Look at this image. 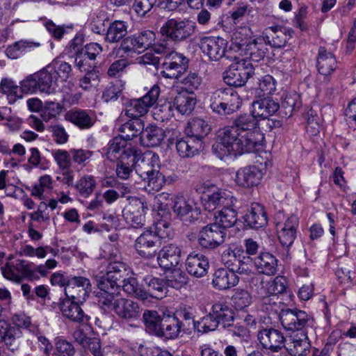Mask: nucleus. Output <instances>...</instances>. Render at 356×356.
Returning a JSON list of instances; mask_svg holds the SVG:
<instances>
[{"instance_id":"1","label":"nucleus","mask_w":356,"mask_h":356,"mask_svg":"<svg viewBox=\"0 0 356 356\" xmlns=\"http://www.w3.org/2000/svg\"><path fill=\"white\" fill-rule=\"evenodd\" d=\"M213 152L220 159L233 154L256 152L255 149L241 137L235 127L227 126L218 131L212 146Z\"/></svg>"},{"instance_id":"2","label":"nucleus","mask_w":356,"mask_h":356,"mask_svg":"<svg viewBox=\"0 0 356 356\" xmlns=\"http://www.w3.org/2000/svg\"><path fill=\"white\" fill-rule=\"evenodd\" d=\"M159 170L160 161L157 154L152 152L138 154L135 160V170L147 184L145 189L149 193L160 191L165 183V177Z\"/></svg>"},{"instance_id":"3","label":"nucleus","mask_w":356,"mask_h":356,"mask_svg":"<svg viewBox=\"0 0 356 356\" xmlns=\"http://www.w3.org/2000/svg\"><path fill=\"white\" fill-rule=\"evenodd\" d=\"M156 54H164L161 65V75L167 79H179L187 70L188 59L181 54L173 51V45L166 40H160L154 47Z\"/></svg>"},{"instance_id":"4","label":"nucleus","mask_w":356,"mask_h":356,"mask_svg":"<svg viewBox=\"0 0 356 356\" xmlns=\"http://www.w3.org/2000/svg\"><path fill=\"white\" fill-rule=\"evenodd\" d=\"M169 225L165 221H160L156 225V230L143 232L135 241L134 248L137 253L143 258L154 259L157 254L160 238L169 236Z\"/></svg>"},{"instance_id":"5","label":"nucleus","mask_w":356,"mask_h":356,"mask_svg":"<svg viewBox=\"0 0 356 356\" xmlns=\"http://www.w3.org/2000/svg\"><path fill=\"white\" fill-rule=\"evenodd\" d=\"M242 101L232 88H219L212 92L210 97L211 110L220 115H231L239 110Z\"/></svg>"},{"instance_id":"6","label":"nucleus","mask_w":356,"mask_h":356,"mask_svg":"<svg viewBox=\"0 0 356 356\" xmlns=\"http://www.w3.org/2000/svg\"><path fill=\"white\" fill-rule=\"evenodd\" d=\"M256 118L253 113L240 115L234 120L232 126L235 127L241 137L257 152L262 147L264 137L258 127Z\"/></svg>"},{"instance_id":"7","label":"nucleus","mask_w":356,"mask_h":356,"mask_svg":"<svg viewBox=\"0 0 356 356\" xmlns=\"http://www.w3.org/2000/svg\"><path fill=\"white\" fill-rule=\"evenodd\" d=\"M250 32L249 28H244L240 31H236L234 33L235 43L241 50L245 51V55L248 56L251 60L259 62L264 59L266 54L268 51L267 44L263 38L249 40L247 36Z\"/></svg>"},{"instance_id":"8","label":"nucleus","mask_w":356,"mask_h":356,"mask_svg":"<svg viewBox=\"0 0 356 356\" xmlns=\"http://www.w3.org/2000/svg\"><path fill=\"white\" fill-rule=\"evenodd\" d=\"M195 25L189 20L170 19L161 28L162 36L172 44V42H179L191 37L194 33Z\"/></svg>"},{"instance_id":"9","label":"nucleus","mask_w":356,"mask_h":356,"mask_svg":"<svg viewBox=\"0 0 356 356\" xmlns=\"http://www.w3.org/2000/svg\"><path fill=\"white\" fill-rule=\"evenodd\" d=\"M160 93L161 89L159 86L155 84L143 97L129 100L125 104V115L136 119L145 115L149 108L156 103Z\"/></svg>"},{"instance_id":"10","label":"nucleus","mask_w":356,"mask_h":356,"mask_svg":"<svg viewBox=\"0 0 356 356\" xmlns=\"http://www.w3.org/2000/svg\"><path fill=\"white\" fill-rule=\"evenodd\" d=\"M254 74V66L247 59L237 60L224 73L223 80L229 86H243Z\"/></svg>"},{"instance_id":"11","label":"nucleus","mask_w":356,"mask_h":356,"mask_svg":"<svg viewBox=\"0 0 356 356\" xmlns=\"http://www.w3.org/2000/svg\"><path fill=\"white\" fill-rule=\"evenodd\" d=\"M129 204L122 210V216L126 222L134 228L145 225V213L148 211L146 202L136 196L127 197Z\"/></svg>"},{"instance_id":"12","label":"nucleus","mask_w":356,"mask_h":356,"mask_svg":"<svg viewBox=\"0 0 356 356\" xmlns=\"http://www.w3.org/2000/svg\"><path fill=\"white\" fill-rule=\"evenodd\" d=\"M298 226L299 219L296 215H291L284 222L276 223L278 238L284 248L283 254L285 259H288L291 256L289 248L296 238Z\"/></svg>"},{"instance_id":"13","label":"nucleus","mask_w":356,"mask_h":356,"mask_svg":"<svg viewBox=\"0 0 356 356\" xmlns=\"http://www.w3.org/2000/svg\"><path fill=\"white\" fill-rule=\"evenodd\" d=\"M102 309H113L120 318L127 321L137 320L140 316V308L138 302L118 296L113 299L111 305Z\"/></svg>"},{"instance_id":"14","label":"nucleus","mask_w":356,"mask_h":356,"mask_svg":"<svg viewBox=\"0 0 356 356\" xmlns=\"http://www.w3.org/2000/svg\"><path fill=\"white\" fill-rule=\"evenodd\" d=\"M225 236L226 231L214 222L202 229L199 233L198 243L204 249L213 250L224 243Z\"/></svg>"},{"instance_id":"15","label":"nucleus","mask_w":356,"mask_h":356,"mask_svg":"<svg viewBox=\"0 0 356 356\" xmlns=\"http://www.w3.org/2000/svg\"><path fill=\"white\" fill-rule=\"evenodd\" d=\"M173 211L184 223H191L197 220L200 209L193 200L183 195H177L173 199Z\"/></svg>"},{"instance_id":"16","label":"nucleus","mask_w":356,"mask_h":356,"mask_svg":"<svg viewBox=\"0 0 356 356\" xmlns=\"http://www.w3.org/2000/svg\"><path fill=\"white\" fill-rule=\"evenodd\" d=\"M92 286L90 279L83 276H69L65 294L72 299L85 302L92 292Z\"/></svg>"},{"instance_id":"17","label":"nucleus","mask_w":356,"mask_h":356,"mask_svg":"<svg viewBox=\"0 0 356 356\" xmlns=\"http://www.w3.org/2000/svg\"><path fill=\"white\" fill-rule=\"evenodd\" d=\"M99 291L96 292L97 303L101 308L111 305L113 299L118 296L120 287L113 280L108 279L107 275L97 281Z\"/></svg>"},{"instance_id":"18","label":"nucleus","mask_w":356,"mask_h":356,"mask_svg":"<svg viewBox=\"0 0 356 356\" xmlns=\"http://www.w3.org/2000/svg\"><path fill=\"white\" fill-rule=\"evenodd\" d=\"M257 338L263 348L277 353L285 347L283 333L273 327L263 328L258 332Z\"/></svg>"},{"instance_id":"19","label":"nucleus","mask_w":356,"mask_h":356,"mask_svg":"<svg viewBox=\"0 0 356 356\" xmlns=\"http://www.w3.org/2000/svg\"><path fill=\"white\" fill-rule=\"evenodd\" d=\"M279 317L284 328L289 331L302 330L309 321L308 314L296 308L281 309Z\"/></svg>"},{"instance_id":"20","label":"nucleus","mask_w":356,"mask_h":356,"mask_svg":"<svg viewBox=\"0 0 356 356\" xmlns=\"http://www.w3.org/2000/svg\"><path fill=\"white\" fill-rule=\"evenodd\" d=\"M227 41L220 37H204L200 40V47L210 60H219L225 55Z\"/></svg>"},{"instance_id":"21","label":"nucleus","mask_w":356,"mask_h":356,"mask_svg":"<svg viewBox=\"0 0 356 356\" xmlns=\"http://www.w3.org/2000/svg\"><path fill=\"white\" fill-rule=\"evenodd\" d=\"M293 31L282 26H272L266 28L262 37L264 42L273 48L284 47L292 37Z\"/></svg>"},{"instance_id":"22","label":"nucleus","mask_w":356,"mask_h":356,"mask_svg":"<svg viewBox=\"0 0 356 356\" xmlns=\"http://www.w3.org/2000/svg\"><path fill=\"white\" fill-rule=\"evenodd\" d=\"M236 202V198L230 192L222 189H217L207 195L204 207L206 210L211 211L218 208L222 209L226 207H234Z\"/></svg>"},{"instance_id":"23","label":"nucleus","mask_w":356,"mask_h":356,"mask_svg":"<svg viewBox=\"0 0 356 356\" xmlns=\"http://www.w3.org/2000/svg\"><path fill=\"white\" fill-rule=\"evenodd\" d=\"M157 261L159 266L169 270L179 265L181 261V250L174 243L164 245L157 252Z\"/></svg>"},{"instance_id":"24","label":"nucleus","mask_w":356,"mask_h":356,"mask_svg":"<svg viewBox=\"0 0 356 356\" xmlns=\"http://www.w3.org/2000/svg\"><path fill=\"white\" fill-rule=\"evenodd\" d=\"M84 302H79L76 299H72L66 296L60 304V309L63 316L70 321L75 323L87 322L89 317L85 314L81 307Z\"/></svg>"},{"instance_id":"25","label":"nucleus","mask_w":356,"mask_h":356,"mask_svg":"<svg viewBox=\"0 0 356 356\" xmlns=\"http://www.w3.org/2000/svg\"><path fill=\"white\" fill-rule=\"evenodd\" d=\"M186 270L191 276L200 278L204 277L209 268L207 257L202 253L195 252L189 254L185 261Z\"/></svg>"},{"instance_id":"26","label":"nucleus","mask_w":356,"mask_h":356,"mask_svg":"<svg viewBox=\"0 0 356 356\" xmlns=\"http://www.w3.org/2000/svg\"><path fill=\"white\" fill-rule=\"evenodd\" d=\"M138 156L136 147H129L124 154H120L116 165V175L122 179H127L135 168V160Z\"/></svg>"},{"instance_id":"27","label":"nucleus","mask_w":356,"mask_h":356,"mask_svg":"<svg viewBox=\"0 0 356 356\" xmlns=\"http://www.w3.org/2000/svg\"><path fill=\"white\" fill-rule=\"evenodd\" d=\"M159 326L156 337L165 339H175L184 330V324L175 316H168L163 318Z\"/></svg>"},{"instance_id":"28","label":"nucleus","mask_w":356,"mask_h":356,"mask_svg":"<svg viewBox=\"0 0 356 356\" xmlns=\"http://www.w3.org/2000/svg\"><path fill=\"white\" fill-rule=\"evenodd\" d=\"M145 285L147 286L148 298L152 297L156 299H161L165 297L168 292V284L165 279L159 278L149 275H145L142 271L138 272Z\"/></svg>"},{"instance_id":"29","label":"nucleus","mask_w":356,"mask_h":356,"mask_svg":"<svg viewBox=\"0 0 356 356\" xmlns=\"http://www.w3.org/2000/svg\"><path fill=\"white\" fill-rule=\"evenodd\" d=\"M263 177L262 171L256 165H248L240 168L236 175L238 185L248 188L257 186Z\"/></svg>"},{"instance_id":"30","label":"nucleus","mask_w":356,"mask_h":356,"mask_svg":"<svg viewBox=\"0 0 356 356\" xmlns=\"http://www.w3.org/2000/svg\"><path fill=\"white\" fill-rule=\"evenodd\" d=\"M244 223L252 229H259L268 223L267 213L263 206L259 203H252L243 216Z\"/></svg>"},{"instance_id":"31","label":"nucleus","mask_w":356,"mask_h":356,"mask_svg":"<svg viewBox=\"0 0 356 356\" xmlns=\"http://www.w3.org/2000/svg\"><path fill=\"white\" fill-rule=\"evenodd\" d=\"M39 90L46 94H56V72L55 67L49 65L36 72Z\"/></svg>"},{"instance_id":"32","label":"nucleus","mask_w":356,"mask_h":356,"mask_svg":"<svg viewBox=\"0 0 356 356\" xmlns=\"http://www.w3.org/2000/svg\"><path fill=\"white\" fill-rule=\"evenodd\" d=\"M252 113L263 119L268 118L280 110V104L270 97H259L252 103Z\"/></svg>"},{"instance_id":"33","label":"nucleus","mask_w":356,"mask_h":356,"mask_svg":"<svg viewBox=\"0 0 356 356\" xmlns=\"http://www.w3.org/2000/svg\"><path fill=\"white\" fill-rule=\"evenodd\" d=\"M239 278L235 271L226 268H218L213 274V286L217 290H227L238 283Z\"/></svg>"},{"instance_id":"34","label":"nucleus","mask_w":356,"mask_h":356,"mask_svg":"<svg viewBox=\"0 0 356 356\" xmlns=\"http://www.w3.org/2000/svg\"><path fill=\"white\" fill-rule=\"evenodd\" d=\"M219 325L223 328L232 326L234 321V312L226 302H217L214 303L211 309Z\"/></svg>"},{"instance_id":"35","label":"nucleus","mask_w":356,"mask_h":356,"mask_svg":"<svg viewBox=\"0 0 356 356\" xmlns=\"http://www.w3.org/2000/svg\"><path fill=\"white\" fill-rule=\"evenodd\" d=\"M65 119L81 129H88L95 123L91 112L81 108H72L68 111L65 114Z\"/></svg>"},{"instance_id":"36","label":"nucleus","mask_w":356,"mask_h":356,"mask_svg":"<svg viewBox=\"0 0 356 356\" xmlns=\"http://www.w3.org/2000/svg\"><path fill=\"white\" fill-rule=\"evenodd\" d=\"M337 66V62L334 54L327 51L325 47H320L316 60L318 72L322 75L328 76L336 70Z\"/></svg>"},{"instance_id":"37","label":"nucleus","mask_w":356,"mask_h":356,"mask_svg":"<svg viewBox=\"0 0 356 356\" xmlns=\"http://www.w3.org/2000/svg\"><path fill=\"white\" fill-rule=\"evenodd\" d=\"M165 136V131L161 127L154 124L148 125L146 128L143 127L140 143L146 147H156L161 143Z\"/></svg>"},{"instance_id":"38","label":"nucleus","mask_w":356,"mask_h":356,"mask_svg":"<svg viewBox=\"0 0 356 356\" xmlns=\"http://www.w3.org/2000/svg\"><path fill=\"white\" fill-rule=\"evenodd\" d=\"M203 142L186 135L176 143V149L183 158L193 157L202 148Z\"/></svg>"},{"instance_id":"39","label":"nucleus","mask_w":356,"mask_h":356,"mask_svg":"<svg viewBox=\"0 0 356 356\" xmlns=\"http://www.w3.org/2000/svg\"><path fill=\"white\" fill-rule=\"evenodd\" d=\"M0 332V338L4 341L5 345L12 352L17 350L21 343L22 333L17 326H10L6 321V325Z\"/></svg>"},{"instance_id":"40","label":"nucleus","mask_w":356,"mask_h":356,"mask_svg":"<svg viewBox=\"0 0 356 356\" xmlns=\"http://www.w3.org/2000/svg\"><path fill=\"white\" fill-rule=\"evenodd\" d=\"M257 271L266 275H274L277 271V259L269 252H262L254 259Z\"/></svg>"},{"instance_id":"41","label":"nucleus","mask_w":356,"mask_h":356,"mask_svg":"<svg viewBox=\"0 0 356 356\" xmlns=\"http://www.w3.org/2000/svg\"><path fill=\"white\" fill-rule=\"evenodd\" d=\"M243 252V251L240 249L232 250L228 248L222 254V262L227 266V269L241 273L245 270L244 263H242L241 259V253Z\"/></svg>"},{"instance_id":"42","label":"nucleus","mask_w":356,"mask_h":356,"mask_svg":"<svg viewBox=\"0 0 356 356\" xmlns=\"http://www.w3.org/2000/svg\"><path fill=\"white\" fill-rule=\"evenodd\" d=\"M210 131L211 126L202 118H194L189 121L185 129L186 135L199 139L202 142Z\"/></svg>"},{"instance_id":"43","label":"nucleus","mask_w":356,"mask_h":356,"mask_svg":"<svg viewBox=\"0 0 356 356\" xmlns=\"http://www.w3.org/2000/svg\"><path fill=\"white\" fill-rule=\"evenodd\" d=\"M196 103L197 99L193 95L181 91L175 96L173 106L181 114L188 115L194 110Z\"/></svg>"},{"instance_id":"44","label":"nucleus","mask_w":356,"mask_h":356,"mask_svg":"<svg viewBox=\"0 0 356 356\" xmlns=\"http://www.w3.org/2000/svg\"><path fill=\"white\" fill-rule=\"evenodd\" d=\"M302 337L294 336L289 342L286 343L285 348L288 353L292 356H306L310 352V343L305 334Z\"/></svg>"},{"instance_id":"45","label":"nucleus","mask_w":356,"mask_h":356,"mask_svg":"<svg viewBox=\"0 0 356 356\" xmlns=\"http://www.w3.org/2000/svg\"><path fill=\"white\" fill-rule=\"evenodd\" d=\"M299 95L296 92L286 94L282 102L280 110L278 111L280 115L282 118H289L291 117L293 112L300 107Z\"/></svg>"},{"instance_id":"46","label":"nucleus","mask_w":356,"mask_h":356,"mask_svg":"<svg viewBox=\"0 0 356 356\" xmlns=\"http://www.w3.org/2000/svg\"><path fill=\"white\" fill-rule=\"evenodd\" d=\"M127 24L121 20H115L110 24L105 38L106 42L114 43L122 40L127 34Z\"/></svg>"},{"instance_id":"47","label":"nucleus","mask_w":356,"mask_h":356,"mask_svg":"<svg viewBox=\"0 0 356 356\" xmlns=\"http://www.w3.org/2000/svg\"><path fill=\"white\" fill-rule=\"evenodd\" d=\"M235 207V206L226 207L218 211V214L215 215V223L225 230L226 228L234 226L237 221V212Z\"/></svg>"},{"instance_id":"48","label":"nucleus","mask_w":356,"mask_h":356,"mask_svg":"<svg viewBox=\"0 0 356 356\" xmlns=\"http://www.w3.org/2000/svg\"><path fill=\"white\" fill-rule=\"evenodd\" d=\"M123 291L127 294L134 296L142 301L148 299V293L139 286L138 282L135 277H126L122 282L121 286Z\"/></svg>"},{"instance_id":"49","label":"nucleus","mask_w":356,"mask_h":356,"mask_svg":"<svg viewBox=\"0 0 356 356\" xmlns=\"http://www.w3.org/2000/svg\"><path fill=\"white\" fill-rule=\"evenodd\" d=\"M129 147H134L119 135L109 143L106 156L111 161L119 159L120 154H124Z\"/></svg>"},{"instance_id":"50","label":"nucleus","mask_w":356,"mask_h":356,"mask_svg":"<svg viewBox=\"0 0 356 356\" xmlns=\"http://www.w3.org/2000/svg\"><path fill=\"white\" fill-rule=\"evenodd\" d=\"M143 127V124L140 120H129L120 127V136L127 142V140H131L138 135L140 136Z\"/></svg>"},{"instance_id":"51","label":"nucleus","mask_w":356,"mask_h":356,"mask_svg":"<svg viewBox=\"0 0 356 356\" xmlns=\"http://www.w3.org/2000/svg\"><path fill=\"white\" fill-rule=\"evenodd\" d=\"M177 80L183 91L191 95L194 94V91L199 88L202 82V77L196 72H189Z\"/></svg>"},{"instance_id":"52","label":"nucleus","mask_w":356,"mask_h":356,"mask_svg":"<svg viewBox=\"0 0 356 356\" xmlns=\"http://www.w3.org/2000/svg\"><path fill=\"white\" fill-rule=\"evenodd\" d=\"M39 42H30L27 40H19L9 45L6 49V56L11 59H17L29 48L38 47Z\"/></svg>"},{"instance_id":"53","label":"nucleus","mask_w":356,"mask_h":356,"mask_svg":"<svg viewBox=\"0 0 356 356\" xmlns=\"http://www.w3.org/2000/svg\"><path fill=\"white\" fill-rule=\"evenodd\" d=\"M106 275L108 279L115 281V283L120 287L121 282L128 275L127 266L122 262L111 263L107 267Z\"/></svg>"},{"instance_id":"54","label":"nucleus","mask_w":356,"mask_h":356,"mask_svg":"<svg viewBox=\"0 0 356 356\" xmlns=\"http://www.w3.org/2000/svg\"><path fill=\"white\" fill-rule=\"evenodd\" d=\"M136 40V47L139 53L144 51L145 50L152 47L154 50L155 44L156 35L154 32L152 31H143L138 34L134 35Z\"/></svg>"},{"instance_id":"55","label":"nucleus","mask_w":356,"mask_h":356,"mask_svg":"<svg viewBox=\"0 0 356 356\" xmlns=\"http://www.w3.org/2000/svg\"><path fill=\"white\" fill-rule=\"evenodd\" d=\"M219 325V323L211 311L200 321H193V328L198 332L202 333L214 331Z\"/></svg>"},{"instance_id":"56","label":"nucleus","mask_w":356,"mask_h":356,"mask_svg":"<svg viewBox=\"0 0 356 356\" xmlns=\"http://www.w3.org/2000/svg\"><path fill=\"white\" fill-rule=\"evenodd\" d=\"M143 320L146 330L156 336L163 318H161L156 311L145 310L143 315Z\"/></svg>"},{"instance_id":"57","label":"nucleus","mask_w":356,"mask_h":356,"mask_svg":"<svg viewBox=\"0 0 356 356\" xmlns=\"http://www.w3.org/2000/svg\"><path fill=\"white\" fill-rule=\"evenodd\" d=\"M96 187V181L92 175H84L75 185L81 196L88 197L94 191Z\"/></svg>"},{"instance_id":"58","label":"nucleus","mask_w":356,"mask_h":356,"mask_svg":"<svg viewBox=\"0 0 356 356\" xmlns=\"http://www.w3.org/2000/svg\"><path fill=\"white\" fill-rule=\"evenodd\" d=\"M232 301L236 309H243L251 304L252 296L247 290L236 289Z\"/></svg>"},{"instance_id":"59","label":"nucleus","mask_w":356,"mask_h":356,"mask_svg":"<svg viewBox=\"0 0 356 356\" xmlns=\"http://www.w3.org/2000/svg\"><path fill=\"white\" fill-rule=\"evenodd\" d=\"M0 88L3 93L8 95L10 102H15L17 99L22 98V90L19 86L15 85L11 80L2 79Z\"/></svg>"},{"instance_id":"60","label":"nucleus","mask_w":356,"mask_h":356,"mask_svg":"<svg viewBox=\"0 0 356 356\" xmlns=\"http://www.w3.org/2000/svg\"><path fill=\"white\" fill-rule=\"evenodd\" d=\"M100 81L99 70L95 67L86 71V74L79 81V86L86 90L98 86Z\"/></svg>"},{"instance_id":"61","label":"nucleus","mask_w":356,"mask_h":356,"mask_svg":"<svg viewBox=\"0 0 356 356\" xmlns=\"http://www.w3.org/2000/svg\"><path fill=\"white\" fill-rule=\"evenodd\" d=\"M35 266L33 263L26 262L24 260H18L16 264V270L29 281L38 280L40 277L36 275Z\"/></svg>"},{"instance_id":"62","label":"nucleus","mask_w":356,"mask_h":356,"mask_svg":"<svg viewBox=\"0 0 356 356\" xmlns=\"http://www.w3.org/2000/svg\"><path fill=\"white\" fill-rule=\"evenodd\" d=\"M35 266L33 263L26 262L24 260H18L16 264V270L29 281L38 280L40 277L36 275Z\"/></svg>"},{"instance_id":"63","label":"nucleus","mask_w":356,"mask_h":356,"mask_svg":"<svg viewBox=\"0 0 356 356\" xmlns=\"http://www.w3.org/2000/svg\"><path fill=\"white\" fill-rule=\"evenodd\" d=\"M287 281L283 276H277L268 284L267 291L269 294L277 296L286 291Z\"/></svg>"},{"instance_id":"64","label":"nucleus","mask_w":356,"mask_h":356,"mask_svg":"<svg viewBox=\"0 0 356 356\" xmlns=\"http://www.w3.org/2000/svg\"><path fill=\"white\" fill-rule=\"evenodd\" d=\"M168 287L179 289L186 285L188 282V277L186 274L181 271H177L167 279H165Z\"/></svg>"}]
</instances>
